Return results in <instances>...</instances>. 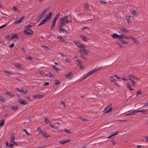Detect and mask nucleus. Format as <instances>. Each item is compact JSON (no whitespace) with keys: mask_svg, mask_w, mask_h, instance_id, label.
<instances>
[{"mask_svg":"<svg viewBox=\"0 0 148 148\" xmlns=\"http://www.w3.org/2000/svg\"><path fill=\"white\" fill-rule=\"evenodd\" d=\"M71 21V20H68L67 16H66L65 17H62L60 18L58 22V24L61 26H64L66 24L68 23Z\"/></svg>","mask_w":148,"mask_h":148,"instance_id":"1","label":"nucleus"},{"mask_svg":"<svg viewBox=\"0 0 148 148\" xmlns=\"http://www.w3.org/2000/svg\"><path fill=\"white\" fill-rule=\"evenodd\" d=\"M15 139V138L14 134H12L11 135L10 143L9 144L8 142H7L6 143V146L12 148L13 146L15 144L17 145V143L14 141Z\"/></svg>","mask_w":148,"mask_h":148,"instance_id":"2","label":"nucleus"},{"mask_svg":"<svg viewBox=\"0 0 148 148\" xmlns=\"http://www.w3.org/2000/svg\"><path fill=\"white\" fill-rule=\"evenodd\" d=\"M101 68V67H97L92 70L91 71L88 73L86 74L83 77V79H85L87 77L93 73L98 71Z\"/></svg>","mask_w":148,"mask_h":148,"instance_id":"3","label":"nucleus"},{"mask_svg":"<svg viewBox=\"0 0 148 148\" xmlns=\"http://www.w3.org/2000/svg\"><path fill=\"white\" fill-rule=\"evenodd\" d=\"M75 61H76V63L80 69H83V67L82 66L81 63L82 60L79 59V58L77 57H75Z\"/></svg>","mask_w":148,"mask_h":148,"instance_id":"4","label":"nucleus"},{"mask_svg":"<svg viewBox=\"0 0 148 148\" xmlns=\"http://www.w3.org/2000/svg\"><path fill=\"white\" fill-rule=\"evenodd\" d=\"M65 76L68 79H71L73 77V74L71 72L66 73L65 74Z\"/></svg>","mask_w":148,"mask_h":148,"instance_id":"5","label":"nucleus"},{"mask_svg":"<svg viewBox=\"0 0 148 148\" xmlns=\"http://www.w3.org/2000/svg\"><path fill=\"white\" fill-rule=\"evenodd\" d=\"M24 33L25 34H28L32 35L33 34V31L28 28H25L24 31Z\"/></svg>","mask_w":148,"mask_h":148,"instance_id":"6","label":"nucleus"},{"mask_svg":"<svg viewBox=\"0 0 148 148\" xmlns=\"http://www.w3.org/2000/svg\"><path fill=\"white\" fill-rule=\"evenodd\" d=\"M25 18V16H22L18 20H15L13 23V24L14 25H16L17 24L21 23L22 21V20L24 18Z\"/></svg>","mask_w":148,"mask_h":148,"instance_id":"7","label":"nucleus"},{"mask_svg":"<svg viewBox=\"0 0 148 148\" xmlns=\"http://www.w3.org/2000/svg\"><path fill=\"white\" fill-rule=\"evenodd\" d=\"M18 101L20 103V104L23 105H25L27 104V102L25 100L21 98H19L18 99Z\"/></svg>","mask_w":148,"mask_h":148,"instance_id":"8","label":"nucleus"},{"mask_svg":"<svg viewBox=\"0 0 148 148\" xmlns=\"http://www.w3.org/2000/svg\"><path fill=\"white\" fill-rule=\"evenodd\" d=\"M81 51H79L81 52H82L83 53L87 54L88 53L89 51L87 49H86L84 47V46L82 47L81 49Z\"/></svg>","mask_w":148,"mask_h":148,"instance_id":"9","label":"nucleus"},{"mask_svg":"<svg viewBox=\"0 0 148 148\" xmlns=\"http://www.w3.org/2000/svg\"><path fill=\"white\" fill-rule=\"evenodd\" d=\"M112 110V108H111L108 106L105 109L103 110V112L104 113H107L111 111Z\"/></svg>","mask_w":148,"mask_h":148,"instance_id":"10","label":"nucleus"},{"mask_svg":"<svg viewBox=\"0 0 148 148\" xmlns=\"http://www.w3.org/2000/svg\"><path fill=\"white\" fill-rule=\"evenodd\" d=\"M44 96V95H39L37 94V95H33V97L35 99H36L37 98H38V99H40L43 97Z\"/></svg>","mask_w":148,"mask_h":148,"instance_id":"11","label":"nucleus"},{"mask_svg":"<svg viewBox=\"0 0 148 148\" xmlns=\"http://www.w3.org/2000/svg\"><path fill=\"white\" fill-rule=\"evenodd\" d=\"M56 22V19L53 20L52 23L51 25L50 29L51 30L53 29H54L55 26Z\"/></svg>","mask_w":148,"mask_h":148,"instance_id":"12","label":"nucleus"},{"mask_svg":"<svg viewBox=\"0 0 148 148\" xmlns=\"http://www.w3.org/2000/svg\"><path fill=\"white\" fill-rule=\"evenodd\" d=\"M13 65L15 67H17L20 69H22L23 68L22 66L18 63L14 64H13Z\"/></svg>","mask_w":148,"mask_h":148,"instance_id":"13","label":"nucleus"},{"mask_svg":"<svg viewBox=\"0 0 148 148\" xmlns=\"http://www.w3.org/2000/svg\"><path fill=\"white\" fill-rule=\"evenodd\" d=\"M63 26H61L60 25H59V30L60 32H62L64 33H65L66 31L64 29L62 28Z\"/></svg>","mask_w":148,"mask_h":148,"instance_id":"14","label":"nucleus"},{"mask_svg":"<svg viewBox=\"0 0 148 148\" xmlns=\"http://www.w3.org/2000/svg\"><path fill=\"white\" fill-rule=\"evenodd\" d=\"M75 43L77 47H81V48L84 46V45L82 44L80 42H77Z\"/></svg>","mask_w":148,"mask_h":148,"instance_id":"15","label":"nucleus"},{"mask_svg":"<svg viewBox=\"0 0 148 148\" xmlns=\"http://www.w3.org/2000/svg\"><path fill=\"white\" fill-rule=\"evenodd\" d=\"M111 36L113 38H116L119 40V35H118L117 34L115 33L111 34Z\"/></svg>","mask_w":148,"mask_h":148,"instance_id":"16","label":"nucleus"},{"mask_svg":"<svg viewBox=\"0 0 148 148\" xmlns=\"http://www.w3.org/2000/svg\"><path fill=\"white\" fill-rule=\"evenodd\" d=\"M16 90H17V91H19L22 94L25 93L27 92V91L26 90H22V89L21 90H20L19 88H17L16 89Z\"/></svg>","mask_w":148,"mask_h":148,"instance_id":"17","label":"nucleus"},{"mask_svg":"<svg viewBox=\"0 0 148 148\" xmlns=\"http://www.w3.org/2000/svg\"><path fill=\"white\" fill-rule=\"evenodd\" d=\"M127 87V88H129L130 90L132 91L134 90V89L132 88L131 87L130 84L129 83H127L126 84Z\"/></svg>","mask_w":148,"mask_h":148,"instance_id":"18","label":"nucleus"},{"mask_svg":"<svg viewBox=\"0 0 148 148\" xmlns=\"http://www.w3.org/2000/svg\"><path fill=\"white\" fill-rule=\"evenodd\" d=\"M52 14V12H50L47 15L46 17V18L45 19L46 20H47V21L50 19Z\"/></svg>","mask_w":148,"mask_h":148,"instance_id":"19","label":"nucleus"},{"mask_svg":"<svg viewBox=\"0 0 148 148\" xmlns=\"http://www.w3.org/2000/svg\"><path fill=\"white\" fill-rule=\"evenodd\" d=\"M120 30L121 31H122L124 33H126L128 32V30L127 29H126L125 28L123 27H122L120 28Z\"/></svg>","mask_w":148,"mask_h":148,"instance_id":"20","label":"nucleus"},{"mask_svg":"<svg viewBox=\"0 0 148 148\" xmlns=\"http://www.w3.org/2000/svg\"><path fill=\"white\" fill-rule=\"evenodd\" d=\"M129 76L130 77L133 78V79H135L136 80H138V79L135 76L132 75H129Z\"/></svg>","mask_w":148,"mask_h":148,"instance_id":"21","label":"nucleus"},{"mask_svg":"<svg viewBox=\"0 0 148 148\" xmlns=\"http://www.w3.org/2000/svg\"><path fill=\"white\" fill-rule=\"evenodd\" d=\"M70 140H62L59 141V142L60 144H64L66 142H69Z\"/></svg>","mask_w":148,"mask_h":148,"instance_id":"22","label":"nucleus"},{"mask_svg":"<svg viewBox=\"0 0 148 148\" xmlns=\"http://www.w3.org/2000/svg\"><path fill=\"white\" fill-rule=\"evenodd\" d=\"M18 37L17 35L16 34H12L11 35V39H14L15 38H18Z\"/></svg>","mask_w":148,"mask_h":148,"instance_id":"23","label":"nucleus"},{"mask_svg":"<svg viewBox=\"0 0 148 148\" xmlns=\"http://www.w3.org/2000/svg\"><path fill=\"white\" fill-rule=\"evenodd\" d=\"M48 8H46L45 9V10L42 11V12L41 13V15H42L43 16L46 13V11L48 10Z\"/></svg>","mask_w":148,"mask_h":148,"instance_id":"24","label":"nucleus"},{"mask_svg":"<svg viewBox=\"0 0 148 148\" xmlns=\"http://www.w3.org/2000/svg\"><path fill=\"white\" fill-rule=\"evenodd\" d=\"M110 79L111 82L115 83V82L116 81V80L113 77H110Z\"/></svg>","mask_w":148,"mask_h":148,"instance_id":"25","label":"nucleus"},{"mask_svg":"<svg viewBox=\"0 0 148 148\" xmlns=\"http://www.w3.org/2000/svg\"><path fill=\"white\" fill-rule=\"evenodd\" d=\"M82 38L85 42H87L88 40L87 38L86 37L84 36H81Z\"/></svg>","mask_w":148,"mask_h":148,"instance_id":"26","label":"nucleus"},{"mask_svg":"<svg viewBox=\"0 0 148 148\" xmlns=\"http://www.w3.org/2000/svg\"><path fill=\"white\" fill-rule=\"evenodd\" d=\"M42 134L45 138H48L49 136V135L45 132H43Z\"/></svg>","mask_w":148,"mask_h":148,"instance_id":"27","label":"nucleus"},{"mask_svg":"<svg viewBox=\"0 0 148 148\" xmlns=\"http://www.w3.org/2000/svg\"><path fill=\"white\" fill-rule=\"evenodd\" d=\"M46 21L47 20H46L45 19H43L41 21L40 23L39 24L38 26H40L41 25H42L44 23H45Z\"/></svg>","mask_w":148,"mask_h":148,"instance_id":"28","label":"nucleus"},{"mask_svg":"<svg viewBox=\"0 0 148 148\" xmlns=\"http://www.w3.org/2000/svg\"><path fill=\"white\" fill-rule=\"evenodd\" d=\"M4 120L3 119H2L0 120V126L1 127L4 125Z\"/></svg>","mask_w":148,"mask_h":148,"instance_id":"29","label":"nucleus"},{"mask_svg":"<svg viewBox=\"0 0 148 148\" xmlns=\"http://www.w3.org/2000/svg\"><path fill=\"white\" fill-rule=\"evenodd\" d=\"M52 68L56 71H59L60 69L58 68L56 66H52Z\"/></svg>","mask_w":148,"mask_h":148,"instance_id":"30","label":"nucleus"},{"mask_svg":"<svg viewBox=\"0 0 148 148\" xmlns=\"http://www.w3.org/2000/svg\"><path fill=\"white\" fill-rule=\"evenodd\" d=\"M125 37V35L123 34H121L120 35H119V40H121V39L122 38H124Z\"/></svg>","mask_w":148,"mask_h":148,"instance_id":"31","label":"nucleus"},{"mask_svg":"<svg viewBox=\"0 0 148 148\" xmlns=\"http://www.w3.org/2000/svg\"><path fill=\"white\" fill-rule=\"evenodd\" d=\"M18 108V107L17 106H14L12 107L11 109L15 111H16L17 110Z\"/></svg>","mask_w":148,"mask_h":148,"instance_id":"32","label":"nucleus"},{"mask_svg":"<svg viewBox=\"0 0 148 148\" xmlns=\"http://www.w3.org/2000/svg\"><path fill=\"white\" fill-rule=\"evenodd\" d=\"M60 82L58 80H55V84L57 85L60 84Z\"/></svg>","mask_w":148,"mask_h":148,"instance_id":"33","label":"nucleus"},{"mask_svg":"<svg viewBox=\"0 0 148 148\" xmlns=\"http://www.w3.org/2000/svg\"><path fill=\"white\" fill-rule=\"evenodd\" d=\"M13 10H14L15 12L17 13L20 12V11L17 9L15 6H13L12 8Z\"/></svg>","mask_w":148,"mask_h":148,"instance_id":"34","label":"nucleus"},{"mask_svg":"<svg viewBox=\"0 0 148 148\" xmlns=\"http://www.w3.org/2000/svg\"><path fill=\"white\" fill-rule=\"evenodd\" d=\"M85 9V10H88L89 8L88 4V3H85L84 5Z\"/></svg>","mask_w":148,"mask_h":148,"instance_id":"35","label":"nucleus"},{"mask_svg":"<svg viewBox=\"0 0 148 148\" xmlns=\"http://www.w3.org/2000/svg\"><path fill=\"white\" fill-rule=\"evenodd\" d=\"M131 82L132 83V87H133L136 84V83L133 80H132Z\"/></svg>","mask_w":148,"mask_h":148,"instance_id":"36","label":"nucleus"},{"mask_svg":"<svg viewBox=\"0 0 148 148\" xmlns=\"http://www.w3.org/2000/svg\"><path fill=\"white\" fill-rule=\"evenodd\" d=\"M6 94L8 95L10 97H12L14 96V95L9 92H7L5 93Z\"/></svg>","mask_w":148,"mask_h":148,"instance_id":"37","label":"nucleus"},{"mask_svg":"<svg viewBox=\"0 0 148 148\" xmlns=\"http://www.w3.org/2000/svg\"><path fill=\"white\" fill-rule=\"evenodd\" d=\"M0 100L1 102H4L5 101V99L3 97L0 96Z\"/></svg>","mask_w":148,"mask_h":148,"instance_id":"38","label":"nucleus"},{"mask_svg":"<svg viewBox=\"0 0 148 148\" xmlns=\"http://www.w3.org/2000/svg\"><path fill=\"white\" fill-rule=\"evenodd\" d=\"M25 59L26 60H32V59H33L32 57L30 56H27L25 58Z\"/></svg>","mask_w":148,"mask_h":148,"instance_id":"39","label":"nucleus"},{"mask_svg":"<svg viewBox=\"0 0 148 148\" xmlns=\"http://www.w3.org/2000/svg\"><path fill=\"white\" fill-rule=\"evenodd\" d=\"M118 133V132H116L115 133H113L111 135H110L108 138H111V137L116 135Z\"/></svg>","mask_w":148,"mask_h":148,"instance_id":"40","label":"nucleus"},{"mask_svg":"<svg viewBox=\"0 0 148 148\" xmlns=\"http://www.w3.org/2000/svg\"><path fill=\"white\" fill-rule=\"evenodd\" d=\"M37 130L39 133H41V134L43 132H42V131L41 130V129L39 127L37 129Z\"/></svg>","mask_w":148,"mask_h":148,"instance_id":"41","label":"nucleus"},{"mask_svg":"<svg viewBox=\"0 0 148 148\" xmlns=\"http://www.w3.org/2000/svg\"><path fill=\"white\" fill-rule=\"evenodd\" d=\"M8 23H5V24L2 25L0 26V29L2 28H3L4 27H5V26H6L7 25H8Z\"/></svg>","mask_w":148,"mask_h":148,"instance_id":"42","label":"nucleus"},{"mask_svg":"<svg viewBox=\"0 0 148 148\" xmlns=\"http://www.w3.org/2000/svg\"><path fill=\"white\" fill-rule=\"evenodd\" d=\"M59 15H60V13H59L58 14H57V15L56 16V17H55V18H54V19H53V20H55L56 19V21H57V19H58V17L59 16Z\"/></svg>","mask_w":148,"mask_h":148,"instance_id":"43","label":"nucleus"},{"mask_svg":"<svg viewBox=\"0 0 148 148\" xmlns=\"http://www.w3.org/2000/svg\"><path fill=\"white\" fill-rule=\"evenodd\" d=\"M134 114V111H133L132 112L130 113L126 114H125V115L126 116L129 115H133Z\"/></svg>","mask_w":148,"mask_h":148,"instance_id":"44","label":"nucleus"},{"mask_svg":"<svg viewBox=\"0 0 148 148\" xmlns=\"http://www.w3.org/2000/svg\"><path fill=\"white\" fill-rule=\"evenodd\" d=\"M80 119L82 120V121H84V122H86L87 120L86 119H84L83 118H82V117H80Z\"/></svg>","mask_w":148,"mask_h":148,"instance_id":"45","label":"nucleus"},{"mask_svg":"<svg viewBox=\"0 0 148 148\" xmlns=\"http://www.w3.org/2000/svg\"><path fill=\"white\" fill-rule=\"evenodd\" d=\"M120 41L121 43L123 44H127L128 43L127 42H125L124 40L122 39L120 40Z\"/></svg>","mask_w":148,"mask_h":148,"instance_id":"46","label":"nucleus"},{"mask_svg":"<svg viewBox=\"0 0 148 148\" xmlns=\"http://www.w3.org/2000/svg\"><path fill=\"white\" fill-rule=\"evenodd\" d=\"M145 111H143V110H136L134 111V113L135 112H145Z\"/></svg>","mask_w":148,"mask_h":148,"instance_id":"47","label":"nucleus"},{"mask_svg":"<svg viewBox=\"0 0 148 148\" xmlns=\"http://www.w3.org/2000/svg\"><path fill=\"white\" fill-rule=\"evenodd\" d=\"M132 13L134 16H136V12L135 10H134L132 12Z\"/></svg>","mask_w":148,"mask_h":148,"instance_id":"48","label":"nucleus"},{"mask_svg":"<svg viewBox=\"0 0 148 148\" xmlns=\"http://www.w3.org/2000/svg\"><path fill=\"white\" fill-rule=\"evenodd\" d=\"M45 121L46 123L47 124L49 123L50 122L49 120L48 119H47L46 118L45 119Z\"/></svg>","mask_w":148,"mask_h":148,"instance_id":"49","label":"nucleus"},{"mask_svg":"<svg viewBox=\"0 0 148 148\" xmlns=\"http://www.w3.org/2000/svg\"><path fill=\"white\" fill-rule=\"evenodd\" d=\"M5 72L8 75H10L11 74V73L10 72H8L7 70L5 71Z\"/></svg>","mask_w":148,"mask_h":148,"instance_id":"50","label":"nucleus"},{"mask_svg":"<svg viewBox=\"0 0 148 148\" xmlns=\"http://www.w3.org/2000/svg\"><path fill=\"white\" fill-rule=\"evenodd\" d=\"M141 93H142V92H141V91H138L137 92V93L136 94V95L137 96L139 94H141Z\"/></svg>","mask_w":148,"mask_h":148,"instance_id":"51","label":"nucleus"},{"mask_svg":"<svg viewBox=\"0 0 148 148\" xmlns=\"http://www.w3.org/2000/svg\"><path fill=\"white\" fill-rule=\"evenodd\" d=\"M126 19H127V21L128 22L130 23V17L129 16H127V17H126Z\"/></svg>","mask_w":148,"mask_h":148,"instance_id":"52","label":"nucleus"},{"mask_svg":"<svg viewBox=\"0 0 148 148\" xmlns=\"http://www.w3.org/2000/svg\"><path fill=\"white\" fill-rule=\"evenodd\" d=\"M57 38L58 39L60 40H61V39H62V36H60V35L58 36Z\"/></svg>","mask_w":148,"mask_h":148,"instance_id":"53","label":"nucleus"},{"mask_svg":"<svg viewBox=\"0 0 148 148\" xmlns=\"http://www.w3.org/2000/svg\"><path fill=\"white\" fill-rule=\"evenodd\" d=\"M49 126H50V127L52 128H53L54 129H56V128L54 127V126L52 124H49Z\"/></svg>","mask_w":148,"mask_h":148,"instance_id":"54","label":"nucleus"},{"mask_svg":"<svg viewBox=\"0 0 148 148\" xmlns=\"http://www.w3.org/2000/svg\"><path fill=\"white\" fill-rule=\"evenodd\" d=\"M132 40L135 43H137L138 42L137 40L135 38H133Z\"/></svg>","mask_w":148,"mask_h":148,"instance_id":"55","label":"nucleus"},{"mask_svg":"<svg viewBox=\"0 0 148 148\" xmlns=\"http://www.w3.org/2000/svg\"><path fill=\"white\" fill-rule=\"evenodd\" d=\"M100 1L101 3H106V2L105 0H99Z\"/></svg>","mask_w":148,"mask_h":148,"instance_id":"56","label":"nucleus"},{"mask_svg":"<svg viewBox=\"0 0 148 148\" xmlns=\"http://www.w3.org/2000/svg\"><path fill=\"white\" fill-rule=\"evenodd\" d=\"M44 86H48L49 85V83L47 82H45L44 83Z\"/></svg>","mask_w":148,"mask_h":148,"instance_id":"57","label":"nucleus"},{"mask_svg":"<svg viewBox=\"0 0 148 148\" xmlns=\"http://www.w3.org/2000/svg\"><path fill=\"white\" fill-rule=\"evenodd\" d=\"M23 131L26 133L27 135H29V134L28 133L27 131L26 130L24 129L23 130Z\"/></svg>","mask_w":148,"mask_h":148,"instance_id":"58","label":"nucleus"},{"mask_svg":"<svg viewBox=\"0 0 148 148\" xmlns=\"http://www.w3.org/2000/svg\"><path fill=\"white\" fill-rule=\"evenodd\" d=\"M42 47L43 48H44V49L45 50H47L48 49V47L45 46H42Z\"/></svg>","mask_w":148,"mask_h":148,"instance_id":"59","label":"nucleus"},{"mask_svg":"<svg viewBox=\"0 0 148 148\" xmlns=\"http://www.w3.org/2000/svg\"><path fill=\"white\" fill-rule=\"evenodd\" d=\"M65 130V132L67 133H68V134H70L71 133V132L70 131H69V130H67V129Z\"/></svg>","mask_w":148,"mask_h":148,"instance_id":"60","label":"nucleus"},{"mask_svg":"<svg viewBox=\"0 0 148 148\" xmlns=\"http://www.w3.org/2000/svg\"><path fill=\"white\" fill-rule=\"evenodd\" d=\"M65 61L67 62H70V60L68 58L65 59Z\"/></svg>","mask_w":148,"mask_h":148,"instance_id":"61","label":"nucleus"},{"mask_svg":"<svg viewBox=\"0 0 148 148\" xmlns=\"http://www.w3.org/2000/svg\"><path fill=\"white\" fill-rule=\"evenodd\" d=\"M53 76V75L51 73H48V76L49 77H51V76Z\"/></svg>","mask_w":148,"mask_h":148,"instance_id":"62","label":"nucleus"},{"mask_svg":"<svg viewBox=\"0 0 148 148\" xmlns=\"http://www.w3.org/2000/svg\"><path fill=\"white\" fill-rule=\"evenodd\" d=\"M14 44H12L10 45V47H13L14 46Z\"/></svg>","mask_w":148,"mask_h":148,"instance_id":"63","label":"nucleus"},{"mask_svg":"<svg viewBox=\"0 0 148 148\" xmlns=\"http://www.w3.org/2000/svg\"><path fill=\"white\" fill-rule=\"evenodd\" d=\"M130 38V37L127 36L125 35L124 39H128Z\"/></svg>","mask_w":148,"mask_h":148,"instance_id":"64","label":"nucleus"}]
</instances>
